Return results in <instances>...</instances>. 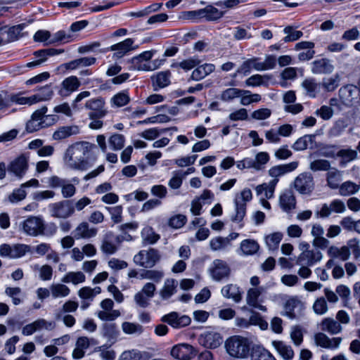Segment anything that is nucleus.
Instances as JSON below:
<instances>
[{
	"label": "nucleus",
	"mask_w": 360,
	"mask_h": 360,
	"mask_svg": "<svg viewBox=\"0 0 360 360\" xmlns=\"http://www.w3.org/2000/svg\"><path fill=\"white\" fill-rule=\"evenodd\" d=\"M92 148L93 146L87 142L70 146L63 157L65 165L72 169L86 170L89 166L87 159Z\"/></svg>",
	"instance_id": "1"
},
{
	"label": "nucleus",
	"mask_w": 360,
	"mask_h": 360,
	"mask_svg": "<svg viewBox=\"0 0 360 360\" xmlns=\"http://www.w3.org/2000/svg\"><path fill=\"white\" fill-rule=\"evenodd\" d=\"M226 352L232 357L244 359L248 356L250 342L245 337L233 335L229 338L224 344Z\"/></svg>",
	"instance_id": "2"
},
{
	"label": "nucleus",
	"mask_w": 360,
	"mask_h": 360,
	"mask_svg": "<svg viewBox=\"0 0 360 360\" xmlns=\"http://www.w3.org/2000/svg\"><path fill=\"white\" fill-rule=\"evenodd\" d=\"M252 198V191L250 188L243 189L238 193L234 199L235 214L231 217V221L240 223L246 213V203Z\"/></svg>",
	"instance_id": "3"
},
{
	"label": "nucleus",
	"mask_w": 360,
	"mask_h": 360,
	"mask_svg": "<svg viewBox=\"0 0 360 360\" xmlns=\"http://www.w3.org/2000/svg\"><path fill=\"white\" fill-rule=\"evenodd\" d=\"M19 227L26 235L37 236L44 234L45 224L41 217L31 216L22 221Z\"/></svg>",
	"instance_id": "4"
},
{
	"label": "nucleus",
	"mask_w": 360,
	"mask_h": 360,
	"mask_svg": "<svg viewBox=\"0 0 360 360\" xmlns=\"http://www.w3.org/2000/svg\"><path fill=\"white\" fill-rule=\"evenodd\" d=\"M160 255L158 250L149 248L140 250L134 257V262L143 268H152L160 260Z\"/></svg>",
	"instance_id": "5"
},
{
	"label": "nucleus",
	"mask_w": 360,
	"mask_h": 360,
	"mask_svg": "<svg viewBox=\"0 0 360 360\" xmlns=\"http://www.w3.org/2000/svg\"><path fill=\"white\" fill-rule=\"evenodd\" d=\"M49 210L51 217L58 219L69 218L75 213L73 204L69 200L51 203Z\"/></svg>",
	"instance_id": "6"
},
{
	"label": "nucleus",
	"mask_w": 360,
	"mask_h": 360,
	"mask_svg": "<svg viewBox=\"0 0 360 360\" xmlns=\"http://www.w3.org/2000/svg\"><path fill=\"white\" fill-rule=\"evenodd\" d=\"M293 188L302 195H310L314 188L313 176L309 172L300 174L293 181Z\"/></svg>",
	"instance_id": "7"
},
{
	"label": "nucleus",
	"mask_w": 360,
	"mask_h": 360,
	"mask_svg": "<svg viewBox=\"0 0 360 360\" xmlns=\"http://www.w3.org/2000/svg\"><path fill=\"white\" fill-rule=\"evenodd\" d=\"M30 251V246L25 244H2L0 245V256L11 259L23 257Z\"/></svg>",
	"instance_id": "8"
},
{
	"label": "nucleus",
	"mask_w": 360,
	"mask_h": 360,
	"mask_svg": "<svg viewBox=\"0 0 360 360\" xmlns=\"http://www.w3.org/2000/svg\"><path fill=\"white\" fill-rule=\"evenodd\" d=\"M160 321L175 329H180L191 324V319L176 311H172L161 317Z\"/></svg>",
	"instance_id": "9"
},
{
	"label": "nucleus",
	"mask_w": 360,
	"mask_h": 360,
	"mask_svg": "<svg viewBox=\"0 0 360 360\" xmlns=\"http://www.w3.org/2000/svg\"><path fill=\"white\" fill-rule=\"evenodd\" d=\"M197 349L187 343L176 345L170 352L172 356L179 360H191L197 355Z\"/></svg>",
	"instance_id": "10"
},
{
	"label": "nucleus",
	"mask_w": 360,
	"mask_h": 360,
	"mask_svg": "<svg viewBox=\"0 0 360 360\" xmlns=\"http://www.w3.org/2000/svg\"><path fill=\"white\" fill-rule=\"evenodd\" d=\"M121 242L120 236L115 235L111 231H108L103 236L101 250L104 254L113 255L117 251Z\"/></svg>",
	"instance_id": "11"
},
{
	"label": "nucleus",
	"mask_w": 360,
	"mask_h": 360,
	"mask_svg": "<svg viewBox=\"0 0 360 360\" xmlns=\"http://www.w3.org/2000/svg\"><path fill=\"white\" fill-rule=\"evenodd\" d=\"M84 108L90 110L89 113V118H102L107 114V110L105 108V101L101 97L87 101Z\"/></svg>",
	"instance_id": "12"
},
{
	"label": "nucleus",
	"mask_w": 360,
	"mask_h": 360,
	"mask_svg": "<svg viewBox=\"0 0 360 360\" xmlns=\"http://www.w3.org/2000/svg\"><path fill=\"white\" fill-rule=\"evenodd\" d=\"M210 272L212 279L220 281L229 278L231 269L225 261L214 259L210 268Z\"/></svg>",
	"instance_id": "13"
},
{
	"label": "nucleus",
	"mask_w": 360,
	"mask_h": 360,
	"mask_svg": "<svg viewBox=\"0 0 360 360\" xmlns=\"http://www.w3.org/2000/svg\"><path fill=\"white\" fill-rule=\"evenodd\" d=\"M101 292V289L100 287L92 288L91 287L85 286L80 288L77 292V295L82 300L80 306L81 309L85 310L89 308L95 297L100 294Z\"/></svg>",
	"instance_id": "14"
},
{
	"label": "nucleus",
	"mask_w": 360,
	"mask_h": 360,
	"mask_svg": "<svg viewBox=\"0 0 360 360\" xmlns=\"http://www.w3.org/2000/svg\"><path fill=\"white\" fill-rule=\"evenodd\" d=\"M62 53H63V49H56L52 48L36 51L33 53V56H34L35 59L33 61L27 63L26 64V67L32 68L36 66H39L45 63L49 57Z\"/></svg>",
	"instance_id": "15"
},
{
	"label": "nucleus",
	"mask_w": 360,
	"mask_h": 360,
	"mask_svg": "<svg viewBox=\"0 0 360 360\" xmlns=\"http://www.w3.org/2000/svg\"><path fill=\"white\" fill-rule=\"evenodd\" d=\"M323 257V255L318 249H311L301 252L296 259L297 265H309L314 266L316 263L320 262Z\"/></svg>",
	"instance_id": "16"
},
{
	"label": "nucleus",
	"mask_w": 360,
	"mask_h": 360,
	"mask_svg": "<svg viewBox=\"0 0 360 360\" xmlns=\"http://www.w3.org/2000/svg\"><path fill=\"white\" fill-rule=\"evenodd\" d=\"M346 210V207L343 201L339 199L333 200L330 205L323 204L316 215L321 218L328 217L332 212L343 213Z\"/></svg>",
	"instance_id": "17"
},
{
	"label": "nucleus",
	"mask_w": 360,
	"mask_h": 360,
	"mask_svg": "<svg viewBox=\"0 0 360 360\" xmlns=\"http://www.w3.org/2000/svg\"><path fill=\"white\" fill-rule=\"evenodd\" d=\"M28 169L27 158L25 155H20L13 160L8 167V171L15 176L21 179Z\"/></svg>",
	"instance_id": "18"
},
{
	"label": "nucleus",
	"mask_w": 360,
	"mask_h": 360,
	"mask_svg": "<svg viewBox=\"0 0 360 360\" xmlns=\"http://www.w3.org/2000/svg\"><path fill=\"white\" fill-rule=\"evenodd\" d=\"M314 341L316 345L327 348L337 349L340 347L342 338L340 337L330 338L325 333L319 332L314 335Z\"/></svg>",
	"instance_id": "19"
},
{
	"label": "nucleus",
	"mask_w": 360,
	"mask_h": 360,
	"mask_svg": "<svg viewBox=\"0 0 360 360\" xmlns=\"http://www.w3.org/2000/svg\"><path fill=\"white\" fill-rule=\"evenodd\" d=\"M335 69L332 61L326 58H322L314 60L311 63V72L316 75H328L333 72Z\"/></svg>",
	"instance_id": "20"
},
{
	"label": "nucleus",
	"mask_w": 360,
	"mask_h": 360,
	"mask_svg": "<svg viewBox=\"0 0 360 360\" xmlns=\"http://www.w3.org/2000/svg\"><path fill=\"white\" fill-rule=\"evenodd\" d=\"M134 42V39L128 38L121 42L112 45L109 48V50L115 51L113 54V58H121L130 51L135 50L136 49H137V46H133Z\"/></svg>",
	"instance_id": "21"
},
{
	"label": "nucleus",
	"mask_w": 360,
	"mask_h": 360,
	"mask_svg": "<svg viewBox=\"0 0 360 360\" xmlns=\"http://www.w3.org/2000/svg\"><path fill=\"white\" fill-rule=\"evenodd\" d=\"M200 342L207 348H217L222 343V337L216 331H205L200 335Z\"/></svg>",
	"instance_id": "22"
},
{
	"label": "nucleus",
	"mask_w": 360,
	"mask_h": 360,
	"mask_svg": "<svg viewBox=\"0 0 360 360\" xmlns=\"http://www.w3.org/2000/svg\"><path fill=\"white\" fill-rule=\"evenodd\" d=\"M281 208L286 212H290L296 207V198L292 191H284L279 197Z\"/></svg>",
	"instance_id": "23"
},
{
	"label": "nucleus",
	"mask_w": 360,
	"mask_h": 360,
	"mask_svg": "<svg viewBox=\"0 0 360 360\" xmlns=\"http://www.w3.org/2000/svg\"><path fill=\"white\" fill-rule=\"evenodd\" d=\"M81 83L76 76H70L65 78L61 83L60 94L62 96H68L72 92L77 91Z\"/></svg>",
	"instance_id": "24"
},
{
	"label": "nucleus",
	"mask_w": 360,
	"mask_h": 360,
	"mask_svg": "<svg viewBox=\"0 0 360 360\" xmlns=\"http://www.w3.org/2000/svg\"><path fill=\"white\" fill-rule=\"evenodd\" d=\"M74 232L76 239H86L95 237L98 233V229L94 227H90L87 222L83 221L78 224Z\"/></svg>",
	"instance_id": "25"
},
{
	"label": "nucleus",
	"mask_w": 360,
	"mask_h": 360,
	"mask_svg": "<svg viewBox=\"0 0 360 360\" xmlns=\"http://www.w3.org/2000/svg\"><path fill=\"white\" fill-rule=\"evenodd\" d=\"M221 292L224 297L231 299L236 303L240 302L243 297L242 290L236 284L231 283L224 285L221 288Z\"/></svg>",
	"instance_id": "26"
},
{
	"label": "nucleus",
	"mask_w": 360,
	"mask_h": 360,
	"mask_svg": "<svg viewBox=\"0 0 360 360\" xmlns=\"http://www.w3.org/2000/svg\"><path fill=\"white\" fill-rule=\"evenodd\" d=\"M320 329L330 335H337L342 331L341 324L333 318H325L319 323Z\"/></svg>",
	"instance_id": "27"
},
{
	"label": "nucleus",
	"mask_w": 360,
	"mask_h": 360,
	"mask_svg": "<svg viewBox=\"0 0 360 360\" xmlns=\"http://www.w3.org/2000/svg\"><path fill=\"white\" fill-rule=\"evenodd\" d=\"M262 294V288H250L247 292L246 302L247 304L255 309H259L262 311H265L266 308L259 303V297Z\"/></svg>",
	"instance_id": "28"
},
{
	"label": "nucleus",
	"mask_w": 360,
	"mask_h": 360,
	"mask_svg": "<svg viewBox=\"0 0 360 360\" xmlns=\"http://www.w3.org/2000/svg\"><path fill=\"white\" fill-rule=\"evenodd\" d=\"M338 158L341 167L347 166L349 162L359 158L357 150L351 148H343L338 150Z\"/></svg>",
	"instance_id": "29"
},
{
	"label": "nucleus",
	"mask_w": 360,
	"mask_h": 360,
	"mask_svg": "<svg viewBox=\"0 0 360 360\" xmlns=\"http://www.w3.org/2000/svg\"><path fill=\"white\" fill-rule=\"evenodd\" d=\"M297 167L298 162L297 161L291 162L285 165L275 166L269 170V174L271 177H274V179H278V176L294 171Z\"/></svg>",
	"instance_id": "30"
},
{
	"label": "nucleus",
	"mask_w": 360,
	"mask_h": 360,
	"mask_svg": "<svg viewBox=\"0 0 360 360\" xmlns=\"http://www.w3.org/2000/svg\"><path fill=\"white\" fill-rule=\"evenodd\" d=\"M304 89L306 94L310 98H315L320 92L321 83L316 82L314 78H307L301 84Z\"/></svg>",
	"instance_id": "31"
},
{
	"label": "nucleus",
	"mask_w": 360,
	"mask_h": 360,
	"mask_svg": "<svg viewBox=\"0 0 360 360\" xmlns=\"http://www.w3.org/2000/svg\"><path fill=\"white\" fill-rule=\"evenodd\" d=\"M215 65L212 63H205L198 66L193 72L191 78L195 81L204 79L206 76L213 72Z\"/></svg>",
	"instance_id": "32"
},
{
	"label": "nucleus",
	"mask_w": 360,
	"mask_h": 360,
	"mask_svg": "<svg viewBox=\"0 0 360 360\" xmlns=\"http://www.w3.org/2000/svg\"><path fill=\"white\" fill-rule=\"evenodd\" d=\"M78 133L79 128L75 125L63 126L53 132L52 138L53 140L60 141Z\"/></svg>",
	"instance_id": "33"
},
{
	"label": "nucleus",
	"mask_w": 360,
	"mask_h": 360,
	"mask_svg": "<svg viewBox=\"0 0 360 360\" xmlns=\"http://www.w3.org/2000/svg\"><path fill=\"white\" fill-rule=\"evenodd\" d=\"M170 75L171 74L169 71L160 72L153 75L151 79L154 90L157 91L158 89L168 86L170 83Z\"/></svg>",
	"instance_id": "34"
},
{
	"label": "nucleus",
	"mask_w": 360,
	"mask_h": 360,
	"mask_svg": "<svg viewBox=\"0 0 360 360\" xmlns=\"http://www.w3.org/2000/svg\"><path fill=\"white\" fill-rule=\"evenodd\" d=\"M342 179V172L336 168H331L326 174L327 185L332 189L339 188Z\"/></svg>",
	"instance_id": "35"
},
{
	"label": "nucleus",
	"mask_w": 360,
	"mask_h": 360,
	"mask_svg": "<svg viewBox=\"0 0 360 360\" xmlns=\"http://www.w3.org/2000/svg\"><path fill=\"white\" fill-rule=\"evenodd\" d=\"M327 253L330 257L338 258L342 261H347L351 255L349 248L345 245L340 248L332 245L328 248Z\"/></svg>",
	"instance_id": "36"
},
{
	"label": "nucleus",
	"mask_w": 360,
	"mask_h": 360,
	"mask_svg": "<svg viewBox=\"0 0 360 360\" xmlns=\"http://www.w3.org/2000/svg\"><path fill=\"white\" fill-rule=\"evenodd\" d=\"M178 282L174 278L165 280L162 288L160 290V295L162 300L169 299L176 291Z\"/></svg>",
	"instance_id": "37"
},
{
	"label": "nucleus",
	"mask_w": 360,
	"mask_h": 360,
	"mask_svg": "<svg viewBox=\"0 0 360 360\" xmlns=\"http://www.w3.org/2000/svg\"><path fill=\"white\" fill-rule=\"evenodd\" d=\"M201 18L207 21H215L223 17L224 12L219 11L212 5H208L204 8L200 9Z\"/></svg>",
	"instance_id": "38"
},
{
	"label": "nucleus",
	"mask_w": 360,
	"mask_h": 360,
	"mask_svg": "<svg viewBox=\"0 0 360 360\" xmlns=\"http://www.w3.org/2000/svg\"><path fill=\"white\" fill-rule=\"evenodd\" d=\"M278 181V179H274L270 181L268 184H262L258 185L255 190L258 195H261L264 192V198L266 199H271L274 197L275 188Z\"/></svg>",
	"instance_id": "39"
},
{
	"label": "nucleus",
	"mask_w": 360,
	"mask_h": 360,
	"mask_svg": "<svg viewBox=\"0 0 360 360\" xmlns=\"http://www.w3.org/2000/svg\"><path fill=\"white\" fill-rule=\"evenodd\" d=\"M272 345L283 359L292 360L294 357V352L291 346L282 341H274Z\"/></svg>",
	"instance_id": "40"
},
{
	"label": "nucleus",
	"mask_w": 360,
	"mask_h": 360,
	"mask_svg": "<svg viewBox=\"0 0 360 360\" xmlns=\"http://www.w3.org/2000/svg\"><path fill=\"white\" fill-rule=\"evenodd\" d=\"M272 78L271 75H254L248 78L245 84L247 86H266L269 84V81Z\"/></svg>",
	"instance_id": "41"
},
{
	"label": "nucleus",
	"mask_w": 360,
	"mask_h": 360,
	"mask_svg": "<svg viewBox=\"0 0 360 360\" xmlns=\"http://www.w3.org/2000/svg\"><path fill=\"white\" fill-rule=\"evenodd\" d=\"M240 249L243 255H253L259 250V245L255 240L245 239L240 243Z\"/></svg>",
	"instance_id": "42"
},
{
	"label": "nucleus",
	"mask_w": 360,
	"mask_h": 360,
	"mask_svg": "<svg viewBox=\"0 0 360 360\" xmlns=\"http://www.w3.org/2000/svg\"><path fill=\"white\" fill-rule=\"evenodd\" d=\"M86 276L81 271H70L66 274L61 279L64 283H72L74 285H78L85 281Z\"/></svg>",
	"instance_id": "43"
},
{
	"label": "nucleus",
	"mask_w": 360,
	"mask_h": 360,
	"mask_svg": "<svg viewBox=\"0 0 360 360\" xmlns=\"http://www.w3.org/2000/svg\"><path fill=\"white\" fill-rule=\"evenodd\" d=\"M51 295L53 298L65 297L70 293V288L63 283H55L50 286Z\"/></svg>",
	"instance_id": "44"
},
{
	"label": "nucleus",
	"mask_w": 360,
	"mask_h": 360,
	"mask_svg": "<svg viewBox=\"0 0 360 360\" xmlns=\"http://www.w3.org/2000/svg\"><path fill=\"white\" fill-rule=\"evenodd\" d=\"M245 89L229 88L224 90L220 94V99L224 102H229L239 98L241 94H246Z\"/></svg>",
	"instance_id": "45"
},
{
	"label": "nucleus",
	"mask_w": 360,
	"mask_h": 360,
	"mask_svg": "<svg viewBox=\"0 0 360 360\" xmlns=\"http://www.w3.org/2000/svg\"><path fill=\"white\" fill-rule=\"evenodd\" d=\"M53 95L51 85H45L41 87L38 92L33 95V99L36 103L50 100Z\"/></svg>",
	"instance_id": "46"
},
{
	"label": "nucleus",
	"mask_w": 360,
	"mask_h": 360,
	"mask_svg": "<svg viewBox=\"0 0 360 360\" xmlns=\"http://www.w3.org/2000/svg\"><path fill=\"white\" fill-rule=\"evenodd\" d=\"M342 96L347 101L352 102L357 97L359 93V88L356 86L349 84L340 89Z\"/></svg>",
	"instance_id": "47"
},
{
	"label": "nucleus",
	"mask_w": 360,
	"mask_h": 360,
	"mask_svg": "<svg viewBox=\"0 0 360 360\" xmlns=\"http://www.w3.org/2000/svg\"><path fill=\"white\" fill-rule=\"evenodd\" d=\"M359 189V185L351 181H347L340 185L339 194L342 196H347L356 193Z\"/></svg>",
	"instance_id": "48"
},
{
	"label": "nucleus",
	"mask_w": 360,
	"mask_h": 360,
	"mask_svg": "<svg viewBox=\"0 0 360 360\" xmlns=\"http://www.w3.org/2000/svg\"><path fill=\"white\" fill-rule=\"evenodd\" d=\"M79 307L78 302L73 300L66 301L62 306L61 309L56 314V319L60 320L63 314H66L77 311Z\"/></svg>",
	"instance_id": "49"
},
{
	"label": "nucleus",
	"mask_w": 360,
	"mask_h": 360,
	"mask_svg": "<svg viewBox=\"0 0 360 360\" xmlns=\"http://www.w3.org/2000/svg\"><path fill=\"white\" fill-rule=\"evenodd\" d=\"M143 242L146 244H155L159 239L160 235L156 233L151 227H146L141 232Z\"/></svg>",
	"instance_id": "50"
},
{
	"label": "nucleus",
	"mask_w": 360,
	"mask_h": 360,
	"mask_svg": "<svg viewBox=\"0 0 360 360\" xmlns=\"http://www.w3.org/2000/svg\"><path fill=\"white\" fill-rule=\"evenodd\" d=\"M283 233L275 232L265 237V242L269 250H276L283 238Z\"/></svg>",
	"instance_id": "51"
},
{
	"label": "nucleus",
	"mask_w": 360,
	"mask_h": 360,
	"mask_svg": "<svg viewBox=\"0 0 360 360\" xmlns=\"http://www.w3.org/2000/svg\"><path fill=\"white\" fill-rule=\"evenodd\" d=\"M122 329L124 333L128 335H140L143 332V328L139 323L127 321L122 323Z\"/></svg>",
	"instance_id": "52"
},
{
	"label": "nucleus",
	"mask_w": 360,
	"mask_h": 360,
	"mask_svg": "<svg viewBox=\"0 0 360 360\" xmlns=\"http://www.w3.org/2000/svg\"><path fill=\"white\" fill-rule=\"evenodd\" d=\"M229 243L230 239L219 236L210 240V246L212 250L217 251L225 249Z\"/></svg>",
	"instance_id": "53"
},
{
	"label": "nucleus",
	"mask_w": 360,
	"mask_h": 360,
	"mask_svg": "<svg viewBox=\"0 0 360 360\" xmlns=\"http://www.w3.org/2000/svg\"><path fill=\"white\" fill-rule=\"evenodd\" d=\"M340 80L339 74H335L331 77L323 79L321 86H322L327 91H333L339 86Z\"/></svg>",
	"instance_id": "54"
},
{
	"label": "nucleus",
	"mask_w": 360,
	"mask_h": 360,
	"mask_svg": "<svg viewBox=\"0 0 360 360\" xmlns=\"http://www.w3.org/2000/svg\"><path fill=\"white\" fill-rule=\"evenodd\" d=\"M301 305V302L297 298H290L285 304L284 309L286 316L290 319L295 317V309Z\"/></svg>",
	"instance_id": "55"
},
{
	"label": "nucleus",
	"mask_w": 360,
	"mask_h": 360,
	"mask_svg": "<svg viewBox=\"0 0 360 360\" xmlns=\"http://www.w3.org/2000/svg\"><path fill=\"white\" fill-rule=\"evenodd\" d=\"M314 138V135H304L299 138L292 146V148L297 151L304 150L307 148L309 143H311Z\"/></svg>",
	"instance_id": "56"
},
{
	"label": "nucleus",
	"mask_w": 360,
	"mask_h": 360,
	"mask_svg": "<svg viewBox=\"0 0 360 360\" xmlns=\"http://www.w3.org/2000/svg\"><path fill=\"white\" fill-rule=\"evenodd\" d=\"M96 315L98 319H100L102 321H114L117 318H118L120 316V312L119 310L115 309H103L97 311Z\"/></svg>",
	"instance_id": "57"
},
{
	"label": "nucleus",
	"mask_w": 360,
	"mask_h": 360,
	"mask_svg": "<svg viewBox=\"0 0 360 360\" xmlns=\"http://www.w3.org/2000/svg\"><path fill=\"white\" fill-rule=\"evenodd\" d=\"M309 169L313 172L329 171L330 169V163L327 160H316L310 163Z\"/></svg>",
	"instance_id": "58"
},
{
	"label": "nucleus",
	"mask_w": 360,
	"mask_h": 360,
	"mask_svg": "<svg viewBox=\"0 0 360 360\" xmlns=\"http://www.w3.org/2000/svg\"><path fill=\"white\" fill-rule=\"evenodd\" d=\"M21 289L18 287L11 288L8 287L5 290V294L12 299L13 304L18 305L22 302Z\"/></svg>",
	"instance_id": "59"
},
{
	"label": "nucleus",
	"mask_w": 360,
	"mask_h": 360,
	"mask_svg": "<svg viewBox=\"0 0 360 360\" xmlns=\"http://www.w3.org/2000/svg\"><path fill=\"white\" fill-rule=\"evenodd\" d=\"M283 32L286 34V36L283 38V41L285 43L296 41L303 35L302 32L294 30L293 27L291 26L285 27Z\"/></svg>",
	"instance_id": "60"
},
{
	"label": "nucleus",
	"mask_w": 360,
	"mask_h": 360,
	"mask_svg": "<svg viewBox=\"0 0 360 360\" xmlns=\"http://www.w3.org/2000/svg\"><path fill=\"white\" fill-rule=\"evenodd\" d=\"M248 323H250V326H259L262 330H265L268 327V323L262 319L261 315L259 313L253 311H251V315L248 319Z\"/></svg>",
	"instance_id": "61"
},
{
	"label": "nucleus",
	"mask_w": 360,
	"mask_h": 360,
	"mask_svg": "<svg viewBox=\"0 0 360 360\" xmlns=\"http://www.w3.org/2000/svg\"><path fill=\"white\" fill-rule=\"evenodd\" d=\"M124 136L119 134H115L109 139V144L114 150H119L122 149L124 146Z\"/></svg>",
	"instance_id": "62"
},
{
	"label": "nucleus",
	"mask_w": 360,
	"mask_h": 360,
	"mask_svg": "<svg viewBox=\"0 0 360 360\" xmlns=\"http://www.w3.org/2000/svg\"><path fill=\"white\" fill-rule=\"evenodd\" d=\"M77 188L73 184L65 179L61 186V194L64 198H70L75 195Z\"/></svg>",
	"instance_id": "63"
},
{
	"label": "nucleus",
	"mask_w": 360,
	"mask_h": 360,
	"mask_svg": "<svg viewBox=\"0 0 360 360\" xmlns=\"http://www.w3.org/2000/svg\"><path fill=\"white\" fill-rule=\"evenodd\" d=\"M252 360H276L272 354L266 349L255 350L252 356Z\"/></svg>",
	"instance_id": "64"
}]
</instances>
